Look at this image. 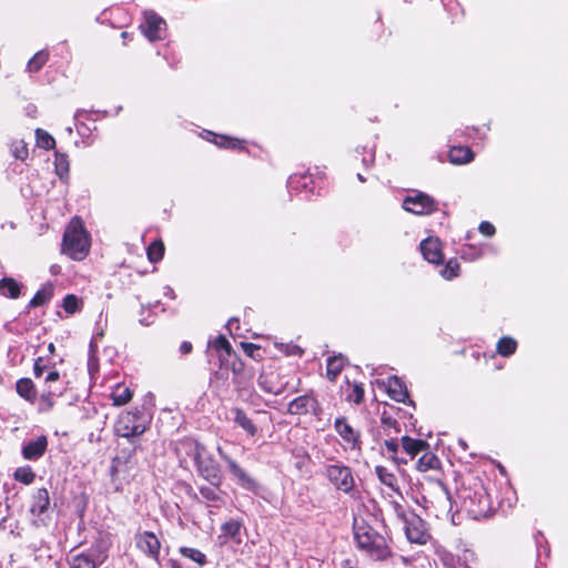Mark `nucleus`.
I'll return each instance as SVG.
<instances>
[{
    "label": "nucleus",
    "instance_id": "nucleus-1",
    "mask_svg": "<svg viewBox=\"0 0 568 568\" xmlns=\"http://www.w3.org/2000/svg\"><path fill=\"white\" fill-rule=\"evenodd\" d=\"M354 539L357 547L375 560H385L392 556L386 538L364 520H355Z\"/></svg>",
    "mask_w": 568,
    "mask_h": 568
},
{
    "label": "nucleus",
    "instance_id": "nucleus-2",
    "mask_svg": "<svg viewBox=\"0 0 568 568\" xmlns=\"http://www.w3.org/2000/svg\"><path fill=\"white\" fill-rule=\"evenodd\" d=\"M90 250V237L79 217H73L68 224L62 241V253L72 260L85 258Z\"/></svg>",
    "mask_w": 568,
    "mask_h": 568
},
{
    "label": "nucleus",
    "instance_id": "nucleus-3",
    "mask_svg": "<svg viewBox=\"0 0 568 568\" xmlns=\"http://www.w3.org/2000/svg\"><path fill=\"white\" fill-rule=\"evenodd\" d=\"M181 448L193 457L199 473L214 486L221 484V470L216 460L206 452L205 447L193 439L181 443Z\"/></svg>",
    "mask_w": 568,
    "mask_h": 568
},
{
    "label": "nucleus",
    "instance_id": "nucleus-4",
    "mask_svg": "<svg viewBox=\"0 0 568 568\" xmlns=\"http://www.w3.org/2000/svg\"><path fill=\"white\" fill-rule=\"evenodd\" d=\"M394 509L397 516L405 524V535L409 542L417 545H425L429 539V534L426 529L425 523L416 515H405L402 506L394 503Z\"/></svg>",
    "mask_w": 568,
    "mask_h": 568
},
{
    "label": "nucleus",
    "instance_id": "nucleus-5",
    "mask_svg": "<svg viewBox=\"0 0 568 568\" xmlns=\"http://www.w3.org/2000/svg\"><path fill=\"white\" fill-rule=\"evenodd\" d=\"M146 430L144 416L139 412H123L118 417L114 432L118 436L130 438L142 435Z\"/></svg>",
    "mask_w": 568,
    "mask_h": 568
},
{
    "label": "nucleus",
    "instance_id": "nucleus-6",
    "mask_svg": "<svg viewBox=\"0 0 568 568\" xmlns=\"http://www.w3.org/2000/svg\"><path fill=\"white\" fill-rule=\"evenodd\" d=\"M467 504H469L467 510L474 518L486 517L491 511L490 497L481 486L474 491L473 496L465 497V505Z\"/></svg>",
    "mask_w": 568,
    "mask_h": 568
},
{
    "label": "nucleus",
    "instance_id": "nucleus-7",
    "mask_svg": "<svg viewBox=\"0 0 568 568\" xmlns=\"http://www.w3.org/2000/svg\"><path fill=\"white\" fill-rule=\"evenodd\" d=\"M325 475L334 487L341 491L349 493L354 487V477L348 467L343 465H329Z\"/></svg>",
    "mask_w": 568,
    "mask_h": 568
},
{
    "label": "nucleus",
    "instance_id": "nucleus-8",
    "mask_svg": "<svg viewBox=\"0 0 568 568\" xmlns=\"http://www.w3.org/2000/svg\"><path fill=\"white\" fill-rule=\"evenodd\" d=\"M136 547L155 562H160L161 541L151 531L138 532L135 536Z\"/></svg>",
    "mask_w": 568,
    "mask_h": 568
},
{
    "label": "nucleus",
    "instance_id": "nucleus-9",
    "mask_svg": "<svg viewBox=\"0 0 568 568\" xmlns=\"http://www.w3.org/2000/svg\"><path fill=\"white\" fill-rule=\"evenodd\" d=\"M405 211L423 215L430 214L436 210L435 201L425 193H417L414 196H407L403 202Z\"/></svg>",
    "mask_w": 568,
    "mask_h": 568
},
{
    "label": "nucleus",
    "instance_id": "nucleus-10",
    "mask_svg": "<svg viewBox=\"0 0 568 568\" xmlns=\"http://www.w3.org/2000/svg\"><path fill=\"white\" fill-rule=\"evenodd\" d=\"M334 427L343 439L345 449H361L359 433L354 429L345 418H337L335 420Z\"/></svg>",
    "mask_w": 568,
    "mask_h": 568
},
{
    "label": "nucleus",
    "instance_id": "nucleus-11",
    "mask_svg": "<svg viewBox=\"0 0 568 568\" xmlns=\"http://www.w3.org/2000/svg\"><path fill=\"white\" fill-rule=\"evenodd\" d=\"M145 24L142 26V31L150 41L161 40L164 37L165 21L154 12H144Z\"/></svg>",
    "mask_w": 568,
    "mask_h": 568
},
{
    "label": "nucleus",
    "instance_id": "nucleus-12",
    "mask_svg": "<svg viewBox=\"0 0 568 568\" xmlns=\"http://www.w3.org/2000/svg\"><path fill=\"white\" fill-rule=\"evenodd\" d=\"M217 450L220 456L226 462L229 470L239 480L240 485L248 490L255 491L257 488L256 481L251 478L235 460L225 455L221 447H219Z\"/></svg>",
    "mask_w": 568,
    "mask_h": 568
},
{
    "label": "nucleus",
    "instance_id": "nucleus-13",
    "mask_svg": "<svg viewBox=\"0 0 568 568\" xmlns=\"http://www.w3.org/2000/svg\"><path fill=\"white\" fill-rule=\"evenodd\" d=\"M420 252L429 263L438 265L444 262L442 242L437 237H428L422 241Z\"/></svg>",
    "mask_w": 568,
    "mask_h": 568
},
{
    "label": "nucleus",
    "instance_id": "nucleus-14",
    "mask_svg": "<svg viewBox=\"0 0 568 568\" xmlns=\"http://www.w3.org/2000/svg\"><path fill=\"white\" fill-rule=\"evenodd\" d=\"M48 440L45 436H39L38 438L30 440L22 448V456L29 460L39 459L45 452Z\"/></svg>",
    "mask_w": 568,
    "mask_h": 568
},
{
    "label": "nucleus",
    "instance_id": "nucleus-15",
    "mask_svg": "<svg viewBox=\"0 0 568 568\" xmlns=\"http://www.w3.org/2000/svg\"><path fill=\"white\" fill-rule=\"evenodd\" d=\"M317 400L311 395H303L293 399L288 404V413L295 415L307 414L308 412L315 410Z\"/></svg>",
    "mask_w": 568,
    "mask_h": 568
},
{
    "label": "nucleus",
    "instance_id": "nucleus-16",
    "mask_svg": "<svg viewBox=\"0 0 568 568\" xmlns=\"http://www.w3.org/2000/svg\"><path fill=\"white\" fill-rule=\"evenodd\" d=\"M389 397L398 403H405L408 398V392L404 383L397 377L392 376L385 383Z\"/></svg>",
    "mask_w": 568,
    "mask_h": 568
},
{
    "label": "nucleus",
    "instance_id": "nucleus-17",
    "mask_svg": "<svg viewBox=\"0 0 568 568\" xmlns=\"http://www.w3.org/2000/svg\"><path fill=\"white\" fill-rule=\"evenodd\" d=\"M277 374L274 372H263L258 377L260 387L268 394H281L284 390L282 383L276 382Z\"/></svg>",
    "mask_w": 568,
    "mask_h": 568
},
{
    "label": "nucleus",
    "instance_id": "nucleus-18",
    "mask_svg": "<svg viewBox=\"0 0 568 568\" xmlns=\"http://www.w3.org/2000/svg\"><path fill=\"white\" fill-rule=\"evenodd\" d=\"M50 505L49 493L45 488L38 489L32 497L31 513L36 516L42 515Z\"/></svg>",
    "mask_w": 568,
    "mask_h": 568
},
{
    "label": "nucleus",
    "instance_id": "nucleus-19",
    "mask_svg": "<svg viewBox=\"0 0 568 568\" xmlns=\"http://www.w3.org/2000/svg\"><path fill=\"white\" fill-rule=\"evenodd\" d=\"M400 442H402L404 452L412 459L415 458L419 453L424 452L426 448L429 447V445L425 440L414 439L408 436H403Z\"/></svg>",
    "mask_w": 568,
    "mask_h": 568
},
{
    "label": "nucleus",
    "instance_id": "nucleus-20",
    "mask_svg": "<svg viewBox=\"0 0 568 568\" xmlns=\"http://www.w3.org/2000/svg\"><path fill=\"white\" fill-rule=\"evenodd\" d=\"M448 158L453 164H466L473 161L474 152L467 146H454L449 150Z\"/></svg>",
    "mask_w": 568,
    "mask_h": 568
},
{
    "label": "nucleus",
    "instance_id": "nucleus-21",
    "mask_svg": "<svg viewBox=\"0 0 568 568\" xmlns=\"http://www.w3.org/2000/svg\"><path fill=\"white\" fill-rule=\"evenodd\" d=\"M440 465L438 457L426 448L418 458L416 468L419 471H428L437 469Z\"/></svg>",
    "mask_w": 568,
    "mask_h": 568
},
{
    "label": "nucleus",
    "instance_id": "nucleus-22",
    "mask_svg": "<svg viewBox=\"0 0 568 568\" xmlns=\"http://www.w3.org/2000/svg\"><path fill=\"white\" fill-rule=\"evenodd\" d=\"M232 413L234 415L233 419L237 426L244 429L250 436H254L256 434V426L243 409L235 407L232 409Z\"/></svg>",
    "mask_w": 568,
    "mask_h": 568
},
{
    "label": "nucleus",
    "instance_id": "nucleus-23",
    "mask_svg": "<svg viewBox=\"0 0 568 568\" xmlns=\"http://www.w3.org/2000/svg\"><path fill=\"white\" fill-rule=\"evenodd\" d=\"M111 399L113 405L123 406L132 399V392L124 384H118L111 393Z\"/></svg>",
    "mask_w": 568,
    "mask_h": 568
},
{
    "label": "nucleus",
    "instance_id": "nucleus-24",
    "mask_svg": "<svg viewBox=\"0 0 568 568\" xmlns=\"http://www.w3.org/2000/svg\"><path fill=\"white\" fill-rule=\"evenodd\" d=\"M0 294L6 297L18 298L20 296L19 283L12 277L0 280Z\"/></svg>",
    "mask_w": 568,
    "mask_h": 568
},
{
    "label": "nucleus",
    "instance_id": "nucleus-25",
    "mask_svg": "<svg viewBox=\"0 0 568 568\" xmlns=\"http://www.w3.org/2000/svg\"><path fill=\"white\" fill-rule=\"evenodd\" d=\"M17 393L29 402H33L36 399V389L31 379L21 378L16 384Z\"/></svg>",
    "mask_w": 568,
    "mask_h": 568
},
{
    "label": "nucleus",
    "instance_id": "nucleus-26",
    "mask_svg": "<svg viewBox=\"0 0 568 568\" xmlns=\"http://www.w3.org/2000/svg\"><path fill=\"white\" fill-rule=\"evenodd\" d=\"M345 358L342 355L332 356L327 359L326 375L331 381H335L345 365Z\"/></svg>",
    "mask_w": 568,
    "mask_h": 568
},
{
    "label": "nucleus",
    "instance_id": "nucleus-27",
    "mask_svg": "<svg viewBox=\"0 0 568 568\" xmlns=\"http://www.w3.org/2000/svg\"><path fill=\"white\" fill-rule=\"evenodd\" d=\"M375 474L378 477L379 481L386 485L387 487L392 488L393 490H397V478L395 474H393L390 470H388L384 466H376L375 467Z\"/></svg>",
    "mask_w": 568,
    "mask_h": 568
},
{
    "label": "nucleus",
    "instance_id": "nucleus-28",
    "mask_svg": "<svg viewBox=\"0 0 568 568\" xmlns=\"http://www.w3.org/2000/svg\"><path fill=\"white\" fill-rule=\"evenodd\" d=\"M61 394H62V390L52 389L49 386V389L40 396L39 412L45 413V412L51 410L54 406V396L61 395Z\"/></svg>",
    "mask_w": 568,
    "mask_h": 568
},
{
    "label": "nucleus",
    "instance_id": "nucleus-29",
    "mask_svg": "<svg viewBox=\"0 0 568 568\" xmlns=\"http://www.w3.org/2000/svg\"><path fill=\"white\" fill-rule=\"evenodd\" d=\"M516 347H517V342L509 336H505V337L500 338L499 342L497 343V352L501 356H509V355L514 354L516 351Z\"/></svg>",
    "mask_w": 568,
    "mask_h": 568
},
{
    "label": "nucleus",
    "instance_id": "nucleus-30",
    "mask_svg": "<svg viewBox=\"0 0 568 568\" xmlns=\"http://www.w3.org/2000/svg\"><path fill=\"white\" fill-rule=\"evenodd\" d=\"M242 528V524L239 520H230L222 525V531L225 537L234 539L240 542V531Z\"/></svg>",
    "mask_w": 568,
    "mask_h": 568
},
{
    "label": "nucleus",
    "instance_id": "nucleus-31",
    "mask_svg": "<svg viewBox=\"0 0 568 568\" xmlns=\"http://www.w3.org/2000/svg\"><path fill=\"white\" fill-rule=\"evenodd\" d=\"M180 552L182 554L183 557L191 559L199 566H203L206 562V556L199 549L182 547L180 548Z\"/></svg>",
    "mask_w": 568,
    "mask_h": 568
},
{
    "label": "nucleus",
    "instance_id": "nucleus-32",
    "mask_svg": "<svg viewBox=\"0 0 568 568\" xmlns=\"http://www.w3.org/2000/svg\"><path fill=\"white\" fill-rule=\"evenodd\" d=\"M37 144L39 148L44 150H51L55 145L54 139L44 130L37 129L36 130Z\"/></svg>",
    "mask_w": 568,
    "mask_h": 568
},
{
    "label": "nucleus",
    "instance_id": "nucleus-33",
    "mask_svg": "<svg viewBox=\"0 0 568 568\" xmlns=\"http://www.w3.org/2000/svg\"><path fill=\"white\" fill-rule=\"evenodd\" d=\"M164 254V244L162 241H154L148 247V257L150 262L156 263L162 260Z\"/></svg>",
    "mask_w": 568,
    "mask_h": 568
},
{
    "label": "nucleus",
    "instance_id": "nucleus-34",
    "mask_svg": "<svg viewBox=\"0 0 568 568\" xmlns=\"http://www.w3.org/2000/svg\"><path fill=\"white\" fill-rule=\"evenodd\" d=\"M49 54L45 51L37 52L28 63L30 72H38L42 65L48 61Z\"/></svg>",
    "mask_w": 568,
    "mask_h": 568
},
{
    "label": "nucleus",
    "instance_id": "nucleus-35",
    "mask_svg": "<svg viewBox=\"0 0 568 568\" xmlns=\"http://www.w3.org/2000/svg\"><path fill=\"white\" fill-rule=\"evenodd\" d=\"M52 296V288L44 287L36 293V295L30 301L31 307H38L40 305L45 304Z\"/></svg>",
    "mask_w": 568,
    "mask_h": 568
},
{
    "label": "nucleus",
    "instance_id": "nucleus-36",
    "mask_svg": "<svg viewBox=\"0 0 568 568\" xmlns=\"http://www.w3.org/2000/svg\"><path fill=\"white\" fill-rule=\"evenodd\" d=\"M36 475L29 466L19 467L14 471V479L29 485L33 481Z\"/></svg>",
    "mask_w": 568,
    "mask_h": 568
},
{
    "label": "nucleus",
    "instance_id": "nucleus-37",
    "mask_svg": "<svg viewBox=\"0 0 568 568\" xmlns=\"http://www.w3.org/2000/svg\"><path fill=\"white\" fill-rule=\"evenodd\" d=\"M384 446L387 450V453L389 454V457L392 458V460L396 464H406L407 460L406 459H403V458H399L397 456V452H398V443L397 440L395 439H390V440H385L384 443Z\"/></svg>",
    "mask_w": 568,
    "mask_h": 568
},
{
    "label": "nucleus",
    "instance_id": "nucleus-38",
    "mask_svg": "<svg viewBox=\"0 0 568 568\" xmlns=\"http://www.w3.org/2000/svg\"><path fill=\"white\" fill-rule=\"evenodd\" d=\"M54 166L57 174L63 178L69 172V161L64 154L55 153Z\"/></svg>",
    "mask_w": 568,
    "mask_h": 568
},
{
    "label": "nucleus",
    "instance_id": "nucleus-39",
    "mask_svg": "<svg viewBox=\"0 0 568 568\" xmlns=\"http://www.w3.org/2000/svg\"><path fill=\"white\" fill-rule=\"evenodd\" d=\"M459 263L456 260H449L445 267L440 271V274L446 280L456 277L459 273Z\"/></svg>",
    "mask_w": 568,
    "mask_h": 568
},
{
    "label": "nucleus",
    "instance_id": "nucleus-40",
    "mask_svg": "<svg viewBox=\"0 0 568 568\" xmlns=\"http://www.w3.org/2000/svg\"><path fill=\"white\" fill-rule=\"evenodd\" d=\"M71 568H97V566L89 556L77 555L71 560Z\"/></svg>",
    "mask_w": 568,
    "mask_h": 568
},
{
    "label": "nucleus",
    "instance_id": "nucleus-41",
    "mask_svg": "<svg viewBox=\"0 0 568 568\" xmlns=\"http://www.w3.org/2000/svg\"><path fill=\"white\" fill-rule=\"evenodd\" d=\"M275 347L288 356H301L303 354L302 348L293 343H275Z\"/></svg>",
    "mask_w": 568,
    "mask_h": 568
},
{
    "label": "nucleus",
    "instance_id": "nucleus-42",
    "mask_svg": "<svg viewBox=\"0 0 568 568\" xmlns=\"http://www.w3.org/2000/svg\"><path fill=\"white\" fill-rule=\"evenodd\" d=\"M12 153L16 159L26 160L28 158V148L23 141H17L12 144Z\"/></svg>",
    "mask_w": 568,
    "mask_h": 568
},
{
    "label": "nucleus",
    "instance_id": "nucleus-43",
    "mask_svg": "<svg viewBox=\"0 0 568 568\" xmlns=\"http://www.w3.org/2000/svg\"><path fill=\"white\" fill-rule=\"evenodd\" d=\"M63 308L67 313L73 314L79 310V300L75 295H67L63 300Z\"/></svg>",
    "mask_w": 568,
    "mask_h": 568
},
{
    "label": "nucleus",
    "instance_id": "nucleus-44",
    "mask_svg": "<svg viewBox=\"0 0 568 568\" xmlns=\"http://www.w3.org/2000/svg\"><path fill=\"white\" fill-rule=\"evenodd\" d=\"M364 397V388L356 384L353 387L352 393L348 396V399L354 402L355 404H359L363 400Z\"/></svg>",
    "mask_w": 568,
    "mask_h": 568
},
{
    "label": "nucleus",
    "instance_id": "nucleus-45",
    "mask_svg": "<svg viewBox=\"0 0 568 568\" xmlns=\"http://www.w3.org/2000/svg\"><path fill=\"white\" fill-rule=\"evenodd\" d=\"M214 347H215L216 349H223V351H225L227 354H230V353H231V351H232L231 344H230V343H229V341H227L224 336H222V335H220L219 337H216V339L214 341Z\"/></svg>",
    "mask_w": 568,
    "mask_h": 568
},
{
    "label": "nucleus",
    "instance_id": "nucleus-46",
    "mask_svg": "<svg viewBox=\"0 0 568 568\" xmlns=\"http://www.w3.org/2000/svg\"><path fill=\"white\" fill-rule=\"evenodd\" d=\"M219 146L235 149L239 145V141L230 139L227 136H220V140L215 142Z\"/></svg>",
    "mask_w": 568,
    "mask_h": 568
},
{
    "label": "nucleus",
    "instance_id": "nucleus-47",
    "mask_svg": "<svg viewBox=\"0 0 568 568\" xmlns=\"http://www.w3.org/2000/svg\"><path fill=\"white\" fill-rule=\"evenodd\" d=\"M479 232L485 236H493L496 232L495 226L489 222H481L479 225Z\"/></svg>",
    "mask_w": 568,
    "mask_h": 568
},
{
    "label": "nucleus",
    "instance_id": "nucleus-48",
    "mask_svg": "<svg viewBox=\"0 0 568 568\" xmlns=\"http://www.w3.org/2000/svg\"><path fill=\"white\" fill-rule=\"evenodd\" d=\"M200 493L207 500H215L217 498L216 491L211 487H202Z\"/></svg>",
    "mask_w": 568,
    "mask_h": 568
},
{
    "label": "nucleus",
    "instance_id": "nucleus-49",
    "mask_svg": "<svg viewBox=\"0 0 568 568\" xmlns=\"http://www.w3.org/2000/svg\"><path fill=\"white\" fill-rule=\"evenodd\" d=\"M44 368H45L44 365H42V358L41 357L37 358L34 362V366H33L34 376L40 377L43 374Z\"/></svg>",
    "mask_w": 568,
    "mask_h": 568
},
{
    "label": "nucleus",
    "instance_id": "nucleus-50",
    "mask_svg": "<svg viewBox=\"0 0 568 568\" xmlns=\"http://www.w3.org/2000/svg\"><path fill=\"white\" fill-rule=\"evenodd\" d=\"M444 562H445V565L449 566L450 568H469L467 565L462 564L459 560L455 565L454 558L449 557V556L444 557Z\"/></svg>",
    "mask_w": 568,
    "mask_h": 568
},
{
    "label": "nucleus",
    "instance_id": "nucleus-51",
    "mask_svg": "<svg viewBox=\"0 0 568 568\" xmlns=\"http://www.w3.org/2000/svg\"><path fill=\"white\" fill-rule=\"evenodd\" d=\"M242 347L248 356H253L254 352L260 349V347L253 343H243Z\"/></svg>",
    "mask_w": 568,
    "mask_h": 568
},
{
    "label": "nucleus",
    "instance_id": "nucleus-52",
    "mask_svg": "<svg viewBox=\"0 0 568 568\" xmlns=\"http://www.w3.org/2000/svg\"><path fill=\"white\" fill-rule=\"evenodd\" d=\"M59 378H60V374L57 371H52L45 376L44 381L47 384H50V383H54V382L59 381Z\"/></svg>",
    "mask_w": 568,
    "mask_h": 568
},
{
    "label": "nucleus",
    "instance_id": "nucleus-53",
    "mask_svg": "<svg viewBox=\"0 0 568 568\" xmlns=\"http://www.w3.org/2000/svg\"><path fill=\"white\" fill-rule=\"evenodd\" d=\"M192 351V344L190 342H183L180 346L182 354H189Z\"/></svg>",
    "mask_w": 568,
    "mask_h": 568
},
{
    "label": "nucleus",
    "instance_id": "nucleus-54",
    "mask_svg": "<svg viewBox=\"0 0 568 568\" xmlns=\"http://www.w3.org/2000/svg\"><path fill=\"white\" fill-rule=\"evenodd\" d=\"M468 557H473V552H466V554H465V560H467V559H468Z\"/></svg>",
    "mask_w": 568,
    "mask_h": 568
},
{
    "label": "nucleus",
    "instance_id": "nucleus-55",
    "mask_svg": "<svg viewBox=\"0 0 568 568\" xmlns=\"http://www.w3.org/2000/svg\"><path fill=\"white\" fill-rule=\"evenodd\" d=\"M234 322H235L234 320H230V321H229L227 325H229V327H230V328L233 326V323H234Z\"/></svg>",
    "mask_w": 568,
    "mask_h": 568
},
{
    "label": "nucleus",
    "instance_id": "nucleus-56",
    "mask_svg": "<svg viewBox=\"0 0 568 568\" xmlns=\"http://www.w3.org/2000/svg\"><path fill=\"white\" fill-rule=\"evenodd\" d=\"M49 351L52 353L54 351V345L53 344H50L49 345Z\"/></svg>",
    "mask_w": 568,
    "mask_h": 568
},
{
    "label": "nucleus",
    "instance_id": "nucleus-57",
    "mask_svg": "<svg viewBox=\"0 0 568 568\" xmlns=\"http://www.w3.org/2000/svg\"><path fill=\"white\" fill-rule=\"evenodd\" d=\"M357 178H358V180H359V181H362V182H364V181H365V180H364V178L362 176V174H358V175H357Z\"/></svg>",
    "mask_w": 568,
    "mask_h": 568
}]
</instances>
